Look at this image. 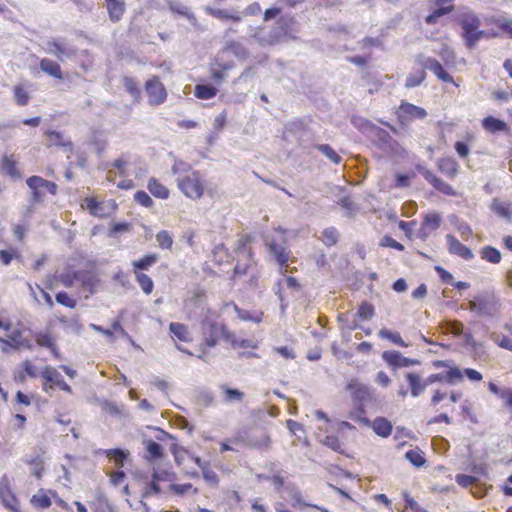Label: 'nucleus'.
<instances>
[{"instance_id":"obj_57","label":"nucleus","mask_w":512,"mask_h":512,"mask_svg":"<svg viewBox=\"0 0 512 512\" xmlns=\"http://www.w3.org/2000/svg\"><path fill=\"white\" fill-rule=\"evenodd\" d=\"M14 98L19 106H25L30 100L29 93L22 85H16L13 88Z\"/></svg>"},{"instance_id":"obj_17","label":"nucleus","mask_w":512,"mask_h":512,"mask_svg":"<svg viewBox=\"0 0 512 512\" xmlns=\"http://www.w3.org/2000/svg\"><path fill=\"white\" fill-rule=\"evenodd\" d=\"M425 180L432 185V187L446 196H456V190L447 182L436 176L431 171L427 170L423 174Z\"/></svg>"},{"instance_id":"obj_2","label":"nucleus","mask_w":512,"mask_h":512,"mask_svg":"<svg viewBox=\"0 0 512 512\" xmlns=\"http://www.w3.org/2000/svg\"><path fill=\"white\" fill-rule=\"evenodd\" d=\"M228 338H231L230 332L223 323L216 321L203 323L201 327V340L194 355L206 360L211 349L215 348L221 340L228 341Z\"/></svg>"},{"instance_id":"obj_16","label":"nucleus","mask_w":512,"mask_h":512,"mask_svg":"<svg viewBox=\"0 0 512 512\" xmlns=\"http://www.w3.org/2000/svg\"><path fill=\"white\" fill-rule=\"evenodd\" d=\"M446 242L450 254L457 255L464 260H471L474 257L470 248L461 243L454 235H446Z\"/></svg>"},{"instance_id":"obj_44","label":"nucleus","mask_w":512,"mask_h":512,"mask_svg":"<svg viewBox=\"0 0 512 512\" xmlns=\"http://www.w3.org/2000/svg\"><path fill=\"white\" fill-rule=\"evenodd\" d=\"M271 446V438L267 433H262L258 438L248 441L247 447L256 450H268Z\"/></svg>"},{"instance_id":"obj_52","label":"nucleus","mask_w":512,"mask_h":512,"mask_svg":"<svg viewBox=\"0 0 512 512\" xmlns=\"http://www.w3.org/2000/svg\"><path fill=\"white\" fill-rule=\"evenodd\" d=\"M26 463L31 467L32 474L36 478H41L44 472V461L41 456L37 455L26 460Z\"/></svg>"},{"instance_id":"obj_50","label":"nucleus","mask_w":512,"mask_h":512,"mask_svg":"<svg viewBox=\"0 0 512 512\" xmlns=\"http://www.w3.org/2000/svg\"><path fill=\"white\" fill-rule=\"evenodd\" d=\"M156 241L161 249L171 250L174 240L172 234L167 230H161L156 234Z\"/></svg>"},{"instance_id":"obj_3","label":"nucleus","mask_w":512,"mask_h":512,"mask_svg":"<svg viewBox=\"0 0 512 512\" xmlns=\"http://www.w3.org/2000/svg\"><path fill=\"white\" fill-rule=\"evenodd\" d=\"M458 23L461 27V37L468 49H473L482 38H497L501 35L500 32L481 30V20L473 12L461 14Z\"/></svg>"},{"instance_id":"obj_24","label":"nucleus","mask_w":512,"mask_h":512,"mask_svg":"<svg viewBox=\"0 0 512 512\" xmlns=\"http://www.w3.org/2000/svg\"><path fill=\"white\" fill-rule=\"evenodd\" d=\"M406 379L410 388L411 395L413 397H418L424 392L425 388L430 385L427 383V378L422 380L421 377L416 373H407Z\"/></svg>"},{"instance_id":"obj_22","label":"nucleus","mask_w":512,"mask_h":512,"mask_svg":"<svg viewBox=\"0 0 512 512\" xmlns=\"http://www.w3.org/2000/svg\"><path fill=\"white\" fill-rule=\"evenodd\" d=\"M147 189L155 198L166 200L170 197L169 188L156 177L148 179Z\"/></svg>"},{"instance_id":"obj_46","label":"nucleus","mask_w":512,"mask_h":512,"mask_svg":"<svg viewBox=\"0 0 512 512\" xmlns=\"http://www.w3.org/2000/svg\"><path fill=\"white\" fill-rule=\"evenodd\" d=\"M146 452H147L146 458L151 461L157 460V459H160L163 457L162 446L153 440H149L146 442Z\"/></svg>"},{"instance_id":"obj_35","label":"nucleus","mask_w":512,"mask_h":512,"mask_svg":"<svg viewBox=\"0 0 512 512\" xmlns=\"http://www.w3.org/2000/svg\"><path fill=\"white\" fill-rule=\"evenodd\" d=\"M1 169L13 178H19L20 172L18 170V163L13 155H4L1 158Z\"/></svg>"},{"instance_id":"obj_4","label":"nucleus","mask_w":512,"mask_h":512,"mask_svg":"<svg viewBox=\"0 0 512 512\" xmlns=\"http://www.w3.org/2000/svg\"><path fill=\"white\" fill-rule=\"evenodd\" d=\"M177 188L188 199L200 200L207 191V180L203 173L188 168L176 179Z\"/></svg>"},{"instance_id":"obj_1","label":"nucleus","mask_w":512,"mask_h":512,"mask_svg":"<svg viewBox=\"0 0 512 512\" xmlns=\"http://www.w3.org/2000/svg\"><path fill=\"white\" fill-rule=\"evenodd\" d=\"M346 390L353 403V409L348 412L347 417L360 425H369L370 419L367 417L365 406L374 400L371 388L359 379L353 378L348 381Z\"/></svg>"},{"instance_id":"obj_40","label":"nucleus","mask_w":512,"mask_h":512,"mask_svg":"<svg viewBox=\"0 0 512 512\" xmlns=\"http://www.w3.org/2000/svg\"><path fill=\"white\" fill-rule=\"evenodd\" d=\"M33 339L40 347L49 348L55 343V338L50 331H37L33 333Z\"/></svg>"},{"instance_id":"obj_42","label":"nucleus","mask_w":512,"mask_h":512,"mask_svg":"<svg viewBox=\"0 0 512 512\" xmlns=\"http://www.w3.org/2000/svg\"><path fill=\"white\" fill-rule=\"evenodd\" d=\"M136 282L140 286L141 290L146 294L150 295L154 290V282L152 278L145 273H134Z\"/></svg>"},{"instance_id":"obj_14","label":"nucleus","mask_w":512,"mask_h":512,"mask_svg":"<svg viewBox=\"0 0 512 512\" xmlns=\"http://www.w3.org/2000/svg\"><path fill=\"white\" fill-rule=\"evenodd\" d=\"M40 375L38 367L29 359L21 362L19 367L13 372V380L18 384H23L28 378L35 379Z\"/></svg>"},{"instance_id":"obj_26","label":"nucleus","mask_w":512,"mask_h":512,"mask_svg":"<svg viewBox=\"0 0 512 512\" xmlns=\"http://www.w3.org/2000/svg\"><path fill=\"white\" fill-rule=\"evenodd\" d=\"M205 12L208 15H210L216 19H219V20L232 21V22H236V23L242 21V16L238 12H229L224 9L213 8L210 6L205 7Z\"/></svg>"},{"instance_id":"obj_11","label":"nucleus","mask_w":512,"mask_h":512,"mask_svg":"<svg viewBox=\"0 0 512 512\" xmlns=\"http://www.w3.org/2000/svg\"><path fill=\"white\" fill-rule=\"evenodd\" d=\"M416 61L429 69L439 80L445 83H454L453 77L445 71L442 64L435 58L424 57L422 54L417 55Z\"/></svg>"},{"instance_id":"obj_6","label":"nucleus","mask_w":512,"mask_h":512,"mask_svg":"<svg viewBox=\"0 0 512 512\" xmlns=\"http://www.w3.org/2000/svg\"><path fill=\"white\" fill-rule=\"evenodd\" d=\"M432 367L435 369L445 368L443 372L433 373L427 377V383L430 385L436 382L455 384L463 380L462 371L455 365H450L449 361L434 360Z\"/></svg>"},{"instance_id":"obj_33","label":"nucleus","mask_w":512,"mask_h":512,"mask_svg":"<svg viewBox=\"0 0 512 512\" xmlns=\"http://www.w3.org/2000/svg\"><path fill=\"white\" fill-rule=\"evenodd\" d=\"M462 395V392L459 390H452L449 394H447L446 392L437 389L434 391L431 397L430 404L433 407H436L442 400L447 397L452 403H456L462 398Z\"/></svg>"},{"instance_id":"obj_63","label":"nucleus","mask_w":512,"mask_h":512,"mask_svg":"<svg viewBox=\"0 0 512 512\" xmlns=\"http://www.w3.org/2000/svg\"><path fill=\"white\" fill-rule=\"evenodd\" d=\"M80 57L79 67L85 72L89 71L94 62L93 55L88 50H84L80 53Z\"/></svg>"},{"instance_id":"obj_37","label":"nucleus","mask_w":512,"mask_h":512,"mask_svg":"<svg viewBox=\"0 0 512 512\" xmlns=\"http://www.w3.org/2000/svg\"><path fill=\"white\" fill-rule=\"evenodd\" d=\"M426 76L425 68L422 66L421 69L413 71L407 76L405 80V87L407 89H411L420 86L425 81Z\"/></svg>"},{"instance_id":"obj_32","label":"nucleus","mask_w":512,"mask_h":512,"mask_svg":"<svg viewBox=\"0 0 512 512\" xmlns=\"http://www.w3.org/2000/svg\"><path fill=\"white\" fill-rule=\"evenodd\" d=\"M108 460L115 465L117 468H122L124 466L125 461L128 459L129 452L115 448V449H106L103 451Z\"/></svg>"},{"instance_id":"obj_28","label":"nucleus","mask_w":512,"mask_h":512,"mask_svg":"<svg viewBox=\"0 0 512 512\" xmlns=\"http://www.w3.org/2000/svg\"><path fill=\"white\" fill-rule=\"evenodd\" d=\"M206 292L203 291V290H195L193 291V293L191 294V296H189L185 301H184V307L186 309H193V308H199L201 310H204L206 308Z\"/></svg>"},{"instance_id":"obj_9","label":"nucleus","mask_w":512,"mask_h":512,"mask_svg":"<svg viewBox=\"0 0 512 512\" xmlns=\"http://www.w3.org/2000/svg\"><path fill=\"white\" fill-rule=\"evenodd\" d=\"M148 102L152 106L163 104L167 99V90L158 76H151L144 84Z\"/></svg>"},{"instance_id":"obj_15","label":"nucleus","mask_w":512,"mask_h":512,"mask_svg":"<svg viewBox=\"0 0 512 512\" xmlns=\"http://www.w3.org/2000/svg\"><path fill=\"white\" fill-rule=\"evenodd\" d=\"M129 164V155L121 154L118 158L111 162V169H109L107 172V180L110 182L114 181L116 175L120 177H127Z\"/></svg>"},{"instance_id":"obj_18","label":"nucleus","mask_w":512,"mask_h":512,"mask_svg":"<svg viewBox=\"0 0 512 512\" xmlns=\"http://www.w3.org/2000/svg\"><path fill=\"white\" fill-rule=\"evenodd\" d=\"M0 342L6 343L14 349H27L31 350L33 345L31 341L25 337H23V333L21 330L16 329L7 335L6 339H1Z\"/></svg>"},{"instance_id":"obj_12","label":"nucleus","mask_w":512,"mask_h":512,"mask_svg":"<svg viewBox=\"0 0 512 512\" xmlns=\"http://www.w3.org/2000/svg\"><path fill=\"white\" fill-rule=\"evenodd\" d=\"M169 334L176 344L177 349L186 352L181 348V343H191L193 341V334L189 326L180 322H171L169 324Z\"/></svg>"},{"instance_id":"obj_47","label":"nucleus","mask_w":512,"mask_h":512,"mask_svg":"<svg viewBox=\"0 0 512 512\" xmlns=\"http://www.w3.org/2000/svg\"><path fill=\"white\" fill-rule=\"evenodd\" d=\"M488 23L496 25L501 33L512 38V20L492 17L488 20Z\"/></svg>"},{"instance_id":"obj_19","label":"nucleus","mask_w":512,"mask_h":512,"mask_svg":"<svg viewBox=\"0 0 512 512\" xmlns=\"http://www.w3.org/2000/svg\"><path fill=\"white\" fill-rule=\"evenodd\" d=\"M81 272L76 270H66L58 275H54L50 280L49 288H53V282H59L66 288L74 286L75 282L80 280Z\"/></svg>"},{"instance_id":"obj_36","label":"nucleus","mask_w":512,"mask_h":512,"mask_svg":"<svg viewBox=\"0 0 512 512\" xmlns=\"http://www.w3.org/2000/svg\"><path fill=\"white\" fill-rule=\"evenodd\" d=\"M284 285H286L287 288H289L291 290H295V291H298L301 288L300 283L298 282V280L295 277L287 276L283 279H279L276 282V288H277L276 294L278 295V297L281 301L284 300V296H283V286Z\"/></svg>"},{"instance_id":"obj_10","label":"nucleus","mask_w":512,"mask_h":512,"mask_svg":"<svg viewBox=\"0 0 512 512\" xmlns=\"http://www.w3.org/2000/svg\"><path fill=\"white\" fill-rule=\"evenodd\" d=\"M27 186L32 190V198L35 202H40L43 199L42 189L47 190L51 195H56L58 186L56 183L46 180L40 176H31L26 180Z\"/></svg>"},{"instance_id":"obj_38","label":"nucleus","mask_w":512,"mask_h":512,"mask_svg":"<svg viewBox=\"0 0 512 512\" xmlns=\"http://www.w3.org/2000/svg\"><path fill=\"white\" fill-rule=\"evenodd\" d=\"M217 88L212 85L198 84L195 86L194 95L201 100H209L217 95Z\"/></svg>"},{"instance_id":"obj_27","label":"nucleus","mask_w":512,"mask_h":512,"mask_svg":"<svg viewBox=\"0 0 512 512\" xmlns=\"http://www.w3.org/2000/svg\"><path fill=\"white\" fill-rule=\"evenodd\" d=\"M109 18L112 22H118L125 13V2L123 0H105Z\"/></svg>"},{"instance_id":"obj_5","label":"nucleus","mask_w":512,"mask_h":512,"mask_svg":"<svg viewBox=\"0 0 512 512\" xmlns=\"http://www.w3.org/2000/svg\"><path fill=\"white\" fill-rule=\"evenodd\" d=\"M264 242L269 254L278 264L280 274L284 276L288 272H292L293 270H289L291 251L289 249L286 236L283 234L276 236H267Z\"/></svg>"},{"instance_id":"obj_25","label":"nucleus","mask_w":512,"mask_h":512,"mask_svg":"<svg viewBox=\"0 0 512 512\" xmlns=\"http://www.w3.org/2000/svg\"><path fill=\"white\" fill-rule=\"evenodd\" d=\"M39 67L45 74L58 80L63 79L62 69L58 62L49 58H43L39 62Z\"/></svg>"},{"instance_id":"obj_21","label":"nucleus","mask_w":512,"mask_h":512,"mask_svg":"<svg viewBox=\"0 0 512 512\" xmlns=\"http://www.w3.org/2000/svg\"><path fill=\"white\" fill-rule=\"evenodd\" d=\"M437 168L442 174L453 179L459 173L460 166L452 157H443L438 160Z\"/></svg>"},{"instance_id":"obj_61","label":"nucleus","mask_w":512,"mask_h":512,"mask_svg":"<svg viewBox=\"0 0 512 512\" xmlns=\"http://www.w3.org/2000/svg\"><path fill=\"white\" fill-rule=\"evenodd\" d=\"M55 299L58 304L63 305L67 308L74 309L77 306V301L73 297H71L67 292L61 291L58 292L55 296Z\"/></svg>"},{"instance_id":"obj_55","label":"nucleus","mask_w":512,"mask_h":512,"mask_svg":"<svg viewBox=\"0 0 512 512\" xmlns=\"http://www.w3.org/2000/svg\"><path fill=\"white\" fill-rule=\"evenodd\" d=\"M406 459L416 467H421L425 464L426 459L419 449H411L405 454Z\"/></svg>"},{"instance_id":"obj_39","label":"nucleus","mask_w":512,"mask_h":512,"mask_svg":"<svg viewBox=\"0 0 512 512\" xmlns=\"http://www.w3.org/2000/svg\"><path fill=\"white\" fill-rule=\"evenodd\" d=\"M480 256L483 260L493 264L500 263L502 259L500 251L493 246H484L480 250Z\"/></svg>"},{"instance_id":"obj_48","label":"nucleus","mask_w":512,"mask_h":512,"mask_svg":"<svg viewBox=\"0 0 512 512\" xmlns=\"http://www.w3.org/2000/svg\"><path fill=\"white\" fill-rule=\"evenodd\" d=\"M122 84L125 88V90L134 98H140L141 96V90L139 88L138 82L130 76H124L122 78Z\"/></svg>"},{"instance_id":"obj_49","label":"nucleus","mask_w":512,"mask_h":512,"mask_svg":"<svg viewBox=\"0 0 512 512\" xmlns=\"http://www.w3.org/2000/svg\"><path fill=\"white\" fill-rule=\"evenodd\" d=\"M86 208L90 212L91 215L97 216V217H103L105 216L103 203L99 202L94 197H89L85 199Z\"/></svg>"},{"instance_id":"obj_13","label":"nucleus","mask_w":512,"mask_h":512,"mask_svg":"<svg viewBox=\"0 0 512 512\" xmlns=\"http://www.w3.org/2000/svg\"><path fill=\"white\" fill-rule=\"evenodd\" d=\"M442 216L439 212L432 211L422 216V223L418 231V236L426 240L433 232L440 228Z\"/></svg>"},{"instance_id":"obj_34","label":"nucleus","mask_w":512,"mask_h":512,"mask_svg":"<svg viewBox=\"0 0 512 512\" xmlns=\"http://www.w3.org/2000/svg\"><path fill=\"white\" fill-rule=\"evenodd\" d=\"M468 309L479 315L487 314L490 309V302L483 296H476L469 300Z\"/></svg>"},{"instance_id":"obj_60","label":"nucleus","mask_w":512,"mask_h":512,"mask_svg":"<svg viewBox=\"0 0 512 512\" xmlns=\"http://www.w3.org/2000/svg\"><path fill=\"white\" fill-rule=\"evenodd\" d=\"M323 445L329 447L333 451H336L338 453H343V443L340 441L339 437L336 435H327L322 440Z\"/></svg>"},{"instance_id":"obj_62","label":"nucleus","mask_w":512,"mask_h":512,"mask_svg":"<svg viewBox=\"0 0 512 512\" xmlns=\"http://www.w3.org/2000/svg\"><path fill=\"white\" fill-rule=\"evenodd\" d=\"M134 201L145 208H152L154 205L152 198L143 190H139L134 194Z\"/></svg>"},{"instance_id":"obj_7","label":"nucleus","mask_w":512,"mask_h":512,"mask_svg":"<svg viewBox=\"0 0 512 512\" xmlns=\"http://www.w3.org/2000/svg\"><path fill=\"white\" fill-rule=\"evenodd\" d=\"M40 376L42 378V390L48 393L55 388H58L69 394L72 393V388L63 379L62 375L58 370L52 366H44L40 370Z\"/></svg>"},{"instance_id":"obj_31","label":"nucleus","mask_w":512,"mask_h":512,"mask_svg":"<svg viewBox=\"0 0 512 512\" xmlns=\"http://www.w3.org/2000/svg\"><path fill=\"white\" fill-rule=\"evenodd\" d=\"M45 136L49 141V146L73 148V142L71 139L65 138L59 131L47 130L45 131Z\"/></svg>"},{"instance_id":"obj_23","label":"nucleus","mask_w":512,"mask_h":512,"mask_svg":"<svg viewBox=\"0 0 512 512\" xmlns=\"http://www.w3.org/2000/svg\"><path fill=\"white\" fill-rule=\"evenodd\" d=\"M482 128L489 133L508 132L507 123L493 116H486L481 121Z\"/></svg>"},{"instance_id":"obj_30","label":"nucleus","mask_w":512,"mask_h":512,"mask_svg":"<svg viewBox=\"0 0 512 512\" xmlns=\"http://www.w3.org/2000/svg\"><path fill=\"white\" fill-rule=\"evenodd\" d=\"M232 256L229 249L224 244H218L212 250V262L215 265L222 266L231 263Z\"/></svg>"},{"instance_id":"obj_53","label":"nucleus","mask_w":512,"mask_h":512,"mask_svg":"<svg viewBox=\"0 0 512 512\" xmlns=\"http://www.w3.org/2000/svg\"><path fill=\"white\" fill-rule=\"evenodd\" d=\"M491 207L492 210L501 217L509 218L512 215V210L509 203L494 199Z\"/></svg>"},{"instance_id":"obj_54","label":"nucleus","mask_w":512,"mask_h":512,"mask_svg":"<svg viewBox=\"0 0 512 512\" xmlns=\"http://www.w3.org/2000/svg\"><path fill=\"white\" fill-rule=\"evenodd\" d=\"M1 498L5 507H7L12 512L19 511V501L17 497L10 491L7 490L5 493L1 494Z\"/></svg>"},{"instance_id":"obj_45","label":"nucleus","mask_w":512,"mask_h":512,"mask_svg":"<svg viewBox=\"0 0 512 512\" xmlns=\"http://www.w3.org/2000/svg\"><path fill=\"white\" fill-rule=\"evenodd\" d=\"M315 148L332 163L339 165L342 162V157L329 144H318Z\"/></svg>"},{"instance_id":"obj_43","label":"nucleus","mask_w":512,"mask_h":512,"mask_svg":"<svg viewBox=\"0 0 512 512\" xmlns=\"http://www.w3.org/2000/svg\"><path fill=\"white\" fill-rule=\"evenodd\" d=\"M220 389L223 393V400L225 402H239L242 401L244 393L238 389L230 388L227 385H221Z\"/></svg>"},{"instance_id":"obj_51","label":"nucleus","mask_w":512,"mask_h":512,"mask_svg":"<svg viewBox=\"0 0 512 512\" xmlns=\"http://www.w3.org/2000/svg\"><path fill=\"white\" fill-rule=\"evenodd\" d=\"M31 503L34 507L39 509H47L52 505L50 497L43 491L34 494L31 498Z\"/></svg>"},{"instance_id":"obj_41","label":"nucleus","mask_w":512,"mask_h":512,"mask_svg":"<svg viewBox=\"0 0 512 512\" xmlns=\"http://www.w3.org/2000/svg\"><path fill=\"white\" fill-rule=\"evenodd\" d=\"M320 240L327 247H332L337 244L339 240V232L335 227L325 228L322 233Z\"/></svg>"},{"instance_id":"obj_8","label":"nucleus","mask_w":512,"mask_h":512,"mask_svg":"<svg viewBox=\"0 0 512 512\" xmlns=\"http://www.w3.org/2000/svg\"><path fill=\"white\" fill-rule=\"evenodd\" d=\"M396 119L401 126H405L408 123L417 119H424L427 117V111L417 105L409 103L407 101H401L400 105L395 111Z\"/></svg>"},{"instance_id":"obj_58","label":"nucleus","mask_w":512,"mask_h":512,"mask_svg":"<svg viewBox=\"0 0 512 512\" xmlns=\"http://www.w3.org/2000/svg\"><path fill=\"white\" fill-rule=\"evenodd\" d=\"M20 257L19 251L15 247H10L9 249L0 250V262L4 266H8L13 259H17Z\"/></svg>"},{"instance_id":"obj_64","label":"nucleus","mask_w":512,"mask_h":512,"mask_svg":"<svg viewBox=\"0 0 512 512\" xmlns=\"http://www.w3.org/2000/svg\"><path fill=\"white\" fill-rule=\"evenodd\" d=\"M357 315L362 320L371 319L374 316V308L368 302H363L357 311Z\"/></svg>"},{"instance_id":"obj_20","label":"nucleus","mask_w":512,"mask_h":512,"mask_svg":"<svg viewBox=\"0 0 512 512\" xmlns=\"http://www.w3.org/2000/svg\"><path fill=\"white\" fill-rule=\"evenodd\" d=\"M365 426L371 427L375 434L382 438L389 437L393 431L392 423L385 417H376L373 421L370 420L369 425Z\"/></svg>"},{"instance_id":"obj_56","label":"nucleus","mask_w":512,"mask_h":512,"mask_svg":"<svg viewBox=\"0 0 512 512\" xmlns=\"http://www.w3.org/2000/svg\"><path fill=\"white\" fill-rule=\"evenodd\" d=\"M379 336L383 339L390 340L392 343L398 346L407 347V344L403 341L402 337L398 332H392L388 329L383 328L379 331Z\"/></svg>"},{"instance_id":"obj_29","label":"nucleus","mask_w":512,"mask_h":512,"mask_svg":"<svg viewBox=\"0 0 512 512\" xmlns=\"http://www.w3.org/2000/svg\"><path fill=\"white\" fill-rule=\"evenodd\" d=\"M159 259L158 254L149 253L144 255L138 260L132 262V270L133 273H143V271L148 270L151 266H153Z\"/></svg>"},{"instance_id":"obj_59","label":"nucleus","mask_w":512,"mask_h":512,"mask_svg":"<svg viewBox=\"0 0 512 512\" xmlns=\"http://www.w3.org/2000/svg\"><path fill=\"white\" fill-rule=\"evenodd\" d=\"M161 492L160 483L152 477L151 481L146 483L142 490V498H148L153 495H158Z\"/></svg>"}]
</instances>
